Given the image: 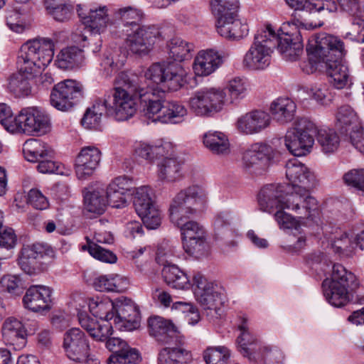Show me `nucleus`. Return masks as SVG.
Segmentation results:
<instances>
[{"instance_id": "nucleus-3", "label": "nucleus", "mask_w": 364, "mask_h": 364, "mask_svg": "<svg viewBox=\"0 0 364 364\" xmlns=\"http://www.w3.org/2000/svg\"><path fill=\"white\" fill-rule=\"evenodd\" d=\"M284 186L268 184L262 188L261 206L265 210L273 207H286L301 218L313 220L318 215L316 199L310 195L311 188L285 193Z\"/></svg>"}, {"instance_id": "nucleus-7", "label": "nucleus", "mask_w": 364, "mask_h": 364, "mask_svg": "<svg viewBox=\"0 0 364 364\" xmlns=\"http://www.w3.org/2000/svg\"><path fill=\"white\" fill-rule=\"evenodd\" d=\"M278 34L271 25L258 31L254 41L242 59V66L249 70L266 69L271 63L272 54L277 47Z\"/></svg>"}, {"instance_id": "nucleus-18", "label": "nucleus", "mask_w": 364, "mask_h": 364, "mask_svg": "<svg viewBox=\"0 0 364 364\" xmlns=\"http://www.w3.org/2000/svg\"><path fill=\"white\" fill-rule=\"evenodd\" d=\"M286 176L289 183L283 185L285 193L312 188L316 184L314 173L296 159H291L286 164Z\"/></svg>"}, {"instance_id": "nucleus-10", "label": "nucleus", "mask_w": 364, "mask_h": 364, "mask_svg": "<svg viewBox=\"0 0 364 364\" xmlns=\"http://www.w3.org/2000/svg\"><path fill=\"white\" fill-rule=\"evenodd\" d=\"M228 102L227 93L220 87H205L190 97L191 111L197 116L212 117L223 110Z\"/></svg>"}, {"instance_id": "nucleus-9", "label": "nucleus", "mask_w": 364, "mask_h": 364, "mask_svg": "<svg viewBox=\"0 0 364 364\" xmlns=\"http://www.w3.org/2000/svg\"><path fill=\"white\" fill-rule=\"evenodd\" d=\"M193 289L196 299L204 309L210 311L211 317H220L225 300L224 289L208 281L200 272L193 274Z\"/></svg>"}, {"instance_id": "nucleus-58", "label": "nucleus", "mask_w": 364, "mask_h": 364, "mask_svg": "<svg viewBox=\"0 0 364 364\" xmlns=\"http://www.w3.org/2000/svg\"><path fill=\"white\" fill-rule=\"evenodd\" d=\"M307 94L322 105H327L331 101L328 85L323 83L312 85L308 88Z\"/></svg>"}, {"instance_id": "nucleus-42", "label": "nucleus", "mask_w": 364, "mask_h": 364, "mask_svg": "<svg viewBox=\"0 0 364 364\" xmlns=\"http://www.w3.org/2000/svg\"><path fill=\"white\" fill-rule=\"evenodd\" d=\"M314 135L323 153L331 154L338 149L340 137L333 129L318 127L316 125V132Z\"/></svg>"}, {"instance_id": "nucleus-6", "label": "nucleus", "mask_w": 364, "mask_h": 364, "mask_svg": "<svg viewBox=\"0 0 364 364\" xmlns=\"http://www.w3.org/2000/svg\"><path fill=\"white\" fill-rule=\"evenodd\" d=\"M324 296L332 306L340 307L347 304L360 286L356 276L343 265L333 266L331 278L322 283Z\"/></svg>"}, {"instance_id": "nucleus-5", "label": "nucleus", "mask_w": 364, "mask_h": 364, "mask_svg": "<svg viewBox=\"0 0 364 364\" xmlns=\"http://www.w3.org/2000/svg\"><path fill=\"white\" fill-rule=\"evenodd\" d=\"M54 43L48 38H36L23 43L18 52L17 65L26 77L34 76L52 61Z\"/></svg>"}, {"instance_id": "nucleus-2", "label": "nucleus", "mask_w": 364, "mask_h": 364, "mask_svg": "<svg viewBox=\"0 0 364 364\" xmlns=\"http://www.w3.org/2000/svg\"><path fill=\"white\" fill-rule=\"evenodd\" d=\"M187 72L178 63L164 61L149 66L144 73V77L158 85L159 89L140 87L138 97L143 107L144 115L153 122L162 112L165 103L164 92L176 91L186 83Z\"/></svg>"}, {"instance_id": "nucleus-27", "label": "nucleus", "mask_w": 364, "mask_h": 364, "mask_svg": "<svg viewBox=\"0 0 364 364\" xmlns=\"http://www.w3.org/2000/svg\"><path fill=\"white\" fill-rule=\"evenodd\" d=\"M168 346L163 348L158 354V364H190L192 353L183 344L177 343L176 338Z\"/></svg>"}, {"instance_id": "nucleus-29", "label": "nucleus", "mask_w": 364, "mask_h": 364, "mask_svg": "<svg viewBox=\"0 0 364 364\" xmlns=\"http://www.w3.org/2000/svg\"><path fill=\"white\" fill-rule=\"evenodd\" d=\"M277 46L284 59L288 61L297 60L303 53L301 31H296L291 35L287 33L282 36L278 35Z\"/></svg>"}, {"instance_id": "nucleus-22", "label": "nucleus", "mask_w": 364, "mask_h": 364, "mask_svg": "<svg viewBox=\"0 0 364 364\" xmlns=\"http://www.w3.org/2000/svg\"><path fill=\"white\" fill-rule=\"evenodd\" d=\"M271 121L272 118L268 112L255 109L240 116L237 120L236 127L242 134H254L268 127Z\"/></svg>"}, {"instance_id": "nucleus-1", "label": "nucleus", "mask_w": 364, "mask_h": 364, "mask_svg": "<svg viewBox=\"0 0 364 364\" xmlns=\"http://www.w3.org/2000/svg\"><path fill=\"white\" fill-rule=\"evenodd\" d=\"M308 63L303 67L306 73L325 68L330 82L336 89H343L350 82L347 64L343 58L346 54L343 42L336 36L321 33L309 41L306 46Z\"/></svg>"}, {"instance_id": "nucleus-35", "label": "nucleus", "mask_w": 364, "mask_h": 364, "mask_svg": "<svg viewBox=\"0 0 364 364\" xmlns=\"http://www.w3.org/2000/svg\"><path fill=\"white\" fill-rule=\"evenodd\" d=\"M79 321L81 326L97 341H104L112 334V326L109 322L83 315H80Z\"/></svg>"}, {"instance_id": "nucleus-30", "label": "nucleus", "mask_w": 364, "mask_h": 364, "mask_svg": "<svg viewBox=\"0 0 364 364\" xmlns=\"http://www.w3.org/2000/svg\"><path fill=\"white\" fill-rule=\"evenodd\" d=\"M149 331L159 342L171 344L176 338L177 328L168 320L155 316L148 321Z\"/></svg>"}, {"instance_id": "nucleus-47", "label": "nucleus", "mask_w": 364, "mask_h": 364, "mask_svg": "<svg viewBox=\"0 0 364 364\" xmlns=\"http://www.w3.org/2000/svg\"><path fill=\"white\" fill-rule=\"evenodd\" d=\"M227 96L230 102L237 103L244 99L248 93V82L243 77H233L225 85Z\"/></svg>"}, {"instance_id": "nucleus-61", "label": "nucleus", "mask_w": 364, "mask_h": 364, "mask_svg": "<svg viewBox=\"0 0 364 364\" xmlns=\"http://www.w3.org/2000/svg\"><path fill=\"white\" fill-rule=\"evenodd\" d=\"M32 254L33 252L31 249L23 247L18 259V264L21 269L28 274L34 273L37 260Z\"/></svg>"}, {"instance_id": "nucleus-59", "label": "nucleus", "mask_w": 364, "mask_h": 364, "mask_svg": "<svg viewBox=\"0 0 364 364\" xmlns=\"http://www.w3.org/2000/svg\"><path fill=\"white\" fill-rule=\"evenodd\" d=\"M0 123L8 132L16 133V116L13 117L11 107L5 103L0 104Z\"/></svg>"}, {"instance_id": "nucleus-36", "label": "nucleus", "mask_w": 364, "mask_h": 364, "mask_svg": "<svg viewBox=\"0 0 364 364\" xmlns=\"http://www.w3.org/2000/svg\"><path fill=\"white\" fill-rule=\"evenodd\" d=\"M82 23L94 33L103 32L109 23L107 9L105 6L93 7L84 16L80 14Z\"/></svg>"}, {"instance_id": "nucleus-24", "label": "nucleus", "mask_w": 364, "mask_h": 364, "mask_svg": "<svg viewBox=\"0 0 364 364\" xmlns=\"http://www.w3.org/2000/svg\"><path fill=\"white\" fill-rule=\"evenodd\" d=\"M51 289L43 285L29 287L23 298L24 306L34 312L48 310L51 306Z\"/></svg>"}, {"instance_id": "nucleus-39", "label": "nucleus", "mask_w": 364, "mask_h": 364, "mask_svg": "<svg viewBox=\"0 0 364 364\" xmlns=\"http://www.w3.org/2000/svg\"><path fill=\"white\" fill-rule=\"evenodd\" d=\"M205 146L213 154L228 155L230 151V144L228 136L223 132L209 131L203 135Z\"/></svg>"}, {"instance_id": "nucleus-23", "label": "nucleus", "mask_w": 364, "mask_h": 364, "mask_svg": "<svg viewBox=\"0 0 364 364\" xmlns=\"http://www.w3.org/2000/svg\"><path fill=\"white\" fill-rule=\"evenodd\" d=\"M101 152L95 146L83 147L75 159V173L79 179L90 176L98 167Z\"/></svg>"}, {"instance_id": "nucleus-12", "label": "nucleus", "mask_w": 364, "mask_h": 364, "mask_svg": "<svg viewBox=\"0 0 364 364\" xmlns=\"http://www.w3.org/2000/svg\"><path fill=\"white\" fill-rule=\"evenodd\" d=\"M134 205L138 215L148 229H156L161 220V213L154 200L152 188L141 186L132 191Z\"/></svg>"}, {"instance_id": "nucleus-60", "label": "nucleus", "mask_w": 364, "mask_h": 364, "mask_svg": "<svg viewBox=\"0 0 364 364\" xmlns=\"http://www.w3.org/2000/svg\"><path fill=\"white\" fill-rule=\"evenodd\" d=\"M89 253L95 259L107 263H114L117 261L116 255L94 242H88Z\"/></svg>"}, {"instance_id": "nucleus-21", "label": "nucleus", "mask_w": 364, "mask_h": 364, "mask_svg": "<svg viewBox=\"0 0 364 364\" xmlns=\"http://www.w3.org/2000/svg\"><path fill=\"white\" fill-rule=\"evenodd\" d=\"M1 336L6 346L16 350L23 349L27 343V330L20 318L15 316L6 318L1 324Z\"/></svg>"}, {"instance_id": "nucleus-33", "label": "nucleus", "mask_w": 364, "mask_h": 364, "mask_svg": "<svg viewBox=\"0 0 364 364\" xmlns=\"http://www.w3.org/2000/svg\"><path fill=\"white\" fill-rule=\"evenodd\" d=\"M296 109L295 102L289 97H278L270 105L269 112L274 119L281 124L291 121Z\"/></svg>"}, {"instance_id": "nucleus-51", "label": "nucleus", "mask_w": 364, "mask_h": 364, "mask_svg": "<svg viewBox=\"0 0 364 364\" xmlns=\"http://www.w3.org/2000/svg\"><path fill=\"white\" fill-rule=\"evenodd\" d=\"M140 360L139 353L136 348L127 345L117 353H112L107 364H136Z\"/></svg>"}, {"instance_id": "nucleus-28", "label": "nucleus", "mask_w": 364, "mask_h": 364, "mask_svg": "<svg viewBox=\"0 0 364 364\" xmlns=\"http://www.w3.org/2000/svg\"><path fill=\"white\" fill-rule=\"evenodd\" d=\"M223 63V56L213 49L200 51L193 65L198 76H208L214 73Z\"/></svg>"}, {"instance_id": "nucleus-32", "label": "nucleus", "mask_w": 364, "mask_h": 364, "mask_svg": "<svg viewBox=\"0 0 364 364\" xmlns=\"http://www.w3.org/2000/svg\"><path fill=\"white\" fill-rule=\"evenodd\" d=\"M336 118L337 128L346 134H350L362 128L357 113L349 105L340 107L336 114Z\"/></svg>"}, {"instance_id": "nucleus-50", "label": "nucleus", "mask_w": 364, "mask_h": 364, "mask_svg": "<svg viewBox=\"0 0 364 364\" xmlns=\"http://www.w3.org/2000/svg\"><path fill=\"white\" fill-rule=\"evenodd\" d=\"M142 11L132 6L120 8L117 11V17L122 21L125 27H129V29H134L139 26V23L143 18Z\"/></svg>"}, {"instance_id": "nucleus-26", "label": "nucleus", "mask_w": 364, "mask_h": 364, "mask_svg": "<svg viewBox=\"0 0 364 364\" xmlns=\"http://www.w3.org/2000/svg\"><path fill=\"white\" fill-rule=\"evenodd\" d=\"M237 329L240 331V334L237 338V343L240 353L250 360L258 359L257 351L260 350V347L257 343V340L249 330L247 318L245 316L240 317Z\"/></svg>"}, {"instance_id": "nucleus-45", "label": "nucleus", "mask_w": 364, "mask_h": 364, "mask_svg": "<svg viewBox=\"0 0 364 364\" xmlns=\"http://www.w3.org/2000/svg\"><path fill=\"white\" fill-rule=\"evenodd\" d=\"M166 47L168 57L175 61L183 62L192 58L193 46L180 38H172Z\"/></svg>"}, {"instance_id": "nucleus-4", "label": "nucleus", "mask_w": 364, "mask_h": 364, "mask_svg": "<svg viewBox=\"0 0 364 364\" xmlns=\"http://www.w3.org/2000/svg\"><path fill=\"white\" fill-rule=\"evenodd\" d=\"M117 86L110 100H104L107 114L121 122L132 118L136 112L134 96L138 97L140 88L136 77L131 78L127 73H120L116 78Z\"/></svg>"}, {"instance_id": "nucleus-34", "label": "nucleus", "mask_w": 364, "mask_h": 364, "mask_svg": "<svg viewBox=\"0 0 364 364\" xmlns=\"http://www.w3.org/2000/svg\"><path fill=\"white\" fill-rule=\"evenodd\" d=\"M23 153L24 158L32 163L54 156L53 150L46 143L37 139L26 140L23 145Z\"/></svg>"}, {"instance_id": "nucleus-55", "label": "nucleus", "mask_w": 364, "mask_h": 364, "mask_svg": "<svg viewBox=\"0 0 364 364\" xmlns=\"http://www.w3.org/2000/svg\"><path fill=\"white\" fill-rule=\"evenodd\" d=\"M24 289L21 279L16 275L8 274L0 279V290L18 296L23 293Z\"/></svg>"}, {"instance_id": "nucleus-49", "label": "nucleus", "mask_w": 364, "mask_h": 364, "mask_svg": "<svg viewBox=\"0 0 364 364\" xmlns=\"http://www.w3.org/2000/svg\"><path fill=\"white\" fill-rule=\"evenodd\" d=\"M105 112L107 113L106 105L102 100H97L85 113L81 121L82 126L87 129L95 128L100 124Z\"/></svg>"}, {"instance_id": "nucleus-53", "label": "nucleus", "mask_w": 364, "mask_h": 364, "mask_svg": "<svg viewBox=\"0 0 364 364\" xmlns=\"http://www.w3.org/2000/svg\"><path fill=\"white\" fill-rule=\"evenodd\" d=\"M179 256L177 251V247L173 243L168 240H164L161 242L156 251V262L165 267V265H171V262L174 257Z\"/></svg>"}, {"instance_id": "nucleus-38", "label": "nucleus", "mask_w": 364, "mask_h": 364, "mask_svg": "<svg viewBox=\"0 0 364 364\" xmlns=\"http://www.w3.org/2000/svg\"><path fill=\"white\" fill-rule=\"evenodd\" d=\"M165 282L172 288L188 289L193 287L188 275L175 264L165 265L162 269Z\"/></svg>"}, {"instance_id": "nucleus-37", "label": "nucleus", "mask_w": 364, "mask_h": 364, "mask_svg": "<svg viewBox=\"0 0 364 364\" xmlns=\"http://www.w3.org/2000/svg\"><path fill=\"white\" fill-rule=\"evenodd\" d=\"M93 286L100 291L123 292L129 287V280L119 274L102 275L94 280Z\"/></svg>"}, {"instance_id": "nucleus-62", "label": "nucleus", "mask_w": 364, "mask_h": 364, "mask_svg": "<svg viewBox=\"0 0 364 364\" xmlns=\"http://www.w3.org/2000/svg\"><path fill=\"white\" fill-rule=\"evenodd\" d=\"M346 185L361 191L364 183V168H353L343 176Z\"/></svg>"}, {"instance_id": "nucleus-11", "label": "nucleus", "mask_w": 364, "mask_h": 364, "mask_svg": "<svg viewBox=\"0 0 364 364\" xmlns=\"http://www.w3.org/2000/svg\"><path fill=\"white\" fill-rule=\"evenodd\" d=\"M316 132L315 123L306 118H301L298 121L296 127L287 132L284 136L285 146L294 156H305L313 148Z\"/></svg>"}, {"instance_id": "nucleus-57", "label": "nucleus", "mask_w": 364, "mask_h": 364, "mask_svg": "<svg viewBox=\"0 0 364 364\" xmlns=\"http://www.w3.org/2000/svg\"><path fill=\"white\" fill-rule=\"evenodd\" d=\"M249 27L245 22L240 19L235 20L233 27L230 28L226 26H223L221 28V36L226 38L240 39L248 34Z\"/></svg>"}, {"instance_id": "nucleus-63", "label": "nucleus", "mask_w": 364, "mask_h": 364, "mask_svg": "<svg viewBox=\"0 0 364 364\" xmlns=\"http://www.w3.org/2000/svg\"><path fill=\"white\" fill-rule=\"evenodd\" d=\"M27 200L28 203L36 210H46L49 207L48 199L37 188H32L29 191Z\"/></svg>"}, {"instance_id": "nucleus-31", "label": "nucleus", "mask_w": 364, "mask_h": 364, "mask_svg": "<svg viewBox=\"0 0 364 364\" xmlns=\"http://www.w3.org/2000/svg\"><path fill=\"white\" fill-rule=\"evenodd\" d=\"M183 161L177 156L164 157L157 162V177L164 182L172 183L181 178Z\"/></svg>"}, {"instance_id": "nucleus-16", "label": "nucleus", "mask_w": 364, "mask_h": 364, "mask_svg": "<svg viewBox=\"0 0 364 364\" xmlns=\"http://www.w3.org/2000/svg\"><path fill=\"white\" fill-rule=\"evenodd\" d=\"M16 133L41 135L49 129L50 118L41 108L30 107L21 110L16 116Z\"/></svg>"}, {"instance_id": "nucleus-15", "label": "nucleus", "mask_w": 364, "mask_h": 364, "mask_svg": "<svg viewBox=\"0 0 364 364\" xmlns=\"http://www.w3.org/2000/svg\"><path fill=\"white\" fill-rule=\"evenodd\" d=\"M125 46L132 54L147 55L161 38L159 29L155 26H141L127 29Z\"/></svg>"}, {"instance_id": "nucleus-48", "label": "nucleus", "mask_w": 364, "mask_h": 364, "mask_svg": "<svg viewBox=\"0 0 364 364\" xmlns=\"http://www.w3.org/2000/svg\"><path fill=\"white\" fill-rule=\"evenodd\" d=\"M84 202L87 211L99 215L103 213L107 205L105 190L96 188L88 191L84 196Z\"/></svg>"}, {"instance_id": "nucleus-19", "label": "nucleus", "mask_w": 364, "mask_h": 364, "mask_svg": "<svg viewBox=\"0 0 364 364\" xmlns=\"http://www.w3.org/2000/svg\"><path fill=\"white\" fill-rule=\"evenodd\" d=\"M63 348L68 358L74 361H84L90 355V346L87 337L77 328H71L65 333Z\"/></svg>"}, {"instance_id": "nucleus-13", "label": "nucleus", "mask_w": 364, "mask_h": 364, "mask_svg": "<svg viewBox=\"0 0 364 364\" xmlns=\"http://www.w3.org/2000/svg\"><path fill=\"white\" fill-rule=\"evenodd\" d=\"M277 155L271 146L255 144L243 153L242 166L251 174L262 175L276 163Z\"/></svg>"}, {"instance_id": "nucleus-14", "label": "nucleus", "mask_w": 364, "mask_h": 364, "mask_svg": "<svg viewBox=\"0 0 364 364\" xmlns=\"http://www.w3.org/2000/svg\"><path fill=\"white\" fill-rule=\"evenodd\" d=\"M175 225L181 230L183 247L186 253L200 257L208 251L206 232L203 226L192 220Z\"/></svg>"}, {"instance_id": "nucleus-25", "label": "nucleus", "mask_w": 364, "mask_h": 364, "mask_svg": "<svg viewBox=\"0 0 364 364\" xmlns=\"http://www.w3.org/2000/svg\"><path fill=\"white\" fill-rule=\"evenodd\" d=\"M114 323L120 324L128 331L139 326V311L137 306L130 300L118 301L115 304Z\"/></svg>"}, {"instance_id": "nucleus-8", "label": "nucleus", "mask_w": 364, "mask_h": 364, "mask_svg": "<svg viewBox=\"0 0 364 364\" xmlns=\"http://www.w3.org/2000/svg\"><path fill=\"white\" fill-rule=\"evenodd\" d=\"M205 203V195L199 186H191L181 190L168 205L171 222L176 225L191 220L201 212Z\"/></svg>"}, {"instance_id": "nucleus-56", "label": "nucleus", "mask_w": 364, "mask_h": 364, "mask_svg": "<svg viewBox=\"0 0 364 364\" xmlns=\"http://www.w3.org/2000/svg\"><path fill=\"white\" fill-rule=\"evenodd\" d=\"M8 88L18 97L28 96L31 93V86L21 75H15L9 80Z\"/></svg>"}, {"instance_id": "nucleus-20", "label": "nucleus", "mask_w": 364, "mask_h": 364, "mask_svg": "<svg viewBox=\"0 0 364 364\" xmlns=\"http://www.w3.org/2000/svg\"><path fill=\"white\" fill-rule=\"evenodd\" d=\"M132 181L126 176L112 180L105 190L107 205L115 208L127 206L128 199L132 195Z\"/></svg>"}, {"instance_id": "nucleus-43", "label": "nucleus", "mask_w": 364, "mask_h": 364, "mask_svg": "<svg viewBox=\"0 0 364 364\" xmlns=\"http://www.w3.org/2000/svg\"><path fill=\"white\" fill-rule=\"evenodd\" d=\"M187 109L181 103L171 101L165 103L164 109L156 119L161 123L177 124L184 120Z\"/></svg>"}, {"instance_id": "nucleus-41", "label": "nucleus", "mask_w": 364, "mask_h": 364, "mask_svg": "<svg viewBox=\"0 0 364 364\" xmlns=\"http://www.w3.org/2000/svg\"><path fill=\"white\" fill-rule=\"evenodd\" d=\"M88 307L95 318H99L101 321L107 322L114 320L115 304L107 297L89 299Z\"/></svg>"}, {"instance_id": "nucleus-44", "label": "nucleus", "mask_w": 364, "mask_h": 364, "mask_svg": "<svg viewBox=\"0 0 364 364\" xmlns=\"http://www.w3.org/2000/svg\"><path fill=\"white\" fill-rule=\"evenodd\" d=\"M261 198H262V189L260 190L258 194V205L259 210L262 212L268 213L269 214H274V218L277 223L279 228L281 229H288V230H299L300 228L299 222L291 215L284 211V209H287L286 207H275L271 210H265L261 206Z\"/></svg>"}, {"instance_id": "nucleus-54", "label": "nucleus", "mask_w": 364, "mask_h": 364, "mask_svg": "<svg viewBox=\"0 0 364 364\" xmlns=\"http://www.w3.org/2000/svg\"><path fill=\"white\" fill-rule=\"evenodd\" d=\"M230 350L224 346L210 347L203 352L206 364H228Z\"/></svg>"}, {"instance_id": "nucleus-17", "label": "nucleus", "mask_w": 364, "mask_h": 364, "mask_svg": "<svg viewBox=\"0 0 364 364\" xmlns=\"http://www.w3.org/2000/svg\"><path fill=\"white\" fill-rule=\"evenodd\" d=\"M82 97V85L73 80H65L56 84L50 93L51 105L60 111H68Z\"/></svg>"}, {"instance_id": "nucleus-40", "label": "nucleus", "mask_w": 364, "mask_h": 364, "mask_svg": "<svg viewBox=\"0 0 364 364\" xmlns=\"http://www.w3.org/2000/svg\"><path fill=\"white\" fill-rule=\"evenodd\" d=\"M84 61L82 50L76 46L63 48L58 54L55 65L63 70L78 68Z\"/></svg>"}, {"instance_id": "nucleus-46", "label": "nucleus", "mask_w": 364, "mask_h": 364, "mask_svg": "<svg viewBox=\"0 0 364 364\" xmlns=\"http://www.w3.org/2000/svg\"><path fill=\"white\" fill-rule=\"evenodd\" d=\"M331 247L340 255L350 257L355 251V237L350 236L346 232L337 231L331 238Z\"/></svg>"}, {"instance_id": "nucleus-64", "label": "nucleus", "mask_w": 364, "mask_h": 364, "mask_svg": "<svg viewBox=\"0 0 364 364\" xmlns=\"http://www.w3.org/2000/svg\"><path fill=\"white\" fill-rule=\"evenodd\" d=\"M37 170L42 173L63 174V166L58 162L53 161V157L42 159L37 162Z\"/></svg>"}, {"instance_id": "nucleus-52", "label": "nucleus", "mask_w": 364, "mask_h": 364, "mask_svg": "<svg viewBox=\"0 0 364 364\" xmlns=\"http://www.w3.org/2000/svg\"><path fill=\"white\" fill-rule=\"evenodd\" d=\"M232 215L228 212H222L219 213L215 220L214 226L218 235L225 239L234 237L237 235L236 230L232 228Z\"/></svg>"}]
</instances>
